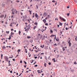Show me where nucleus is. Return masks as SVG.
I'll use <instances>...</instances> for the list:
<instances>
[{"label":"nucleus","instance_id":"1","mask_svg":"<svg viewBox=\"0 0 77 77\" xmlns=\"http://www.w3.org/2000/svg\"><path fill=\"white\" fill-rule=\"evenodd\" d=\"M4 58L6 61L7 62L8 61V59H9V58H8V57L7 56H6Z\"/></svg>","mask_w":77,"mask_h":77},{"label":"nucleus","instance_id":"2","mask_svg":"<svg viewBox=\"0 0 77 77\" xmlns=\"http://www.w3.org/2000/svg\"><path fill=\"white\" fill-rule=\"evenodd\" d=\"M59 18H60V19H61V20H63V21H66V20H65V19L62 17H60Z\"/></svg>","mask_w":77,"mask_h":77},{"label":"nucleus","instance_id":"3","mask_svg":"<svg viewBox=\"0 0 77 77\" xmlns=\"http://www.w3.org/2000/svg\"><path fill=\"white\" fill-rule=\"evenodd\" d=\"M35 17L36 18H38V14H37V13L35 14Z\"/></svg>","mask_w":77,"mask_h":77},{"label":"nucleus","instance_id":"4","mask_svg":"<svg viewBox=\"0 0 77 77\" xmlns=\"http://www.w3.org/2000/svg\"><path fill=\"white\" fill-rule=\"evenodd\" d=\"M43 15H44V16H47V13L45 12L43 14Z\"/></svg>","mask_w":77,"mask_h":77},{"label":"nucleus","instance_id":"5","mask_svg":"<svg viewBox=\"0 0 77 77\" xmlns=\"http://www.w3.org/2000/svg\"><path fill=\"white\" fill-rule=\"evenodd\" d=\"M3 18L4 17V15L3 14H1V16H0V18Z\"/></svg>","mask_w":77,"mask_h":77},{"label":"nucleus","instance_id":"6","mask_svg":"<svg viewBox=\"0 0 77 77\" xmlns=\"http://www.w3.org/2000/svg\"><path fill=\"white\" fill-rule=\"evenodd\" d=\"M40 47H41V48H44V45H43L40 46Z\"/></svg>","mask_w":77,"mask_h":77},{"label":"nucleus","instance_id":"7","mask_svg":"<svg viewBox=\"0 0 77 77\" xmlns=\"http://www.w3.org/2000/svg\"><path fill=\"white\" fill-rule=\"evenodd\" d=\"M37 72H38L39 74H40V73H41V70H37Z\"/></svg>","mask_w":77,"mask_h":77},{"label":"nucleus","instance_id":"8","mask_svg":"<svg viewBox=\"0 0 77 77\" xmlns=\"http://www.w3.org/2000/svg\"><path fill=\"white\" fill-rule=\"evenodd\" d=\"M43 21L44 23H46V20H45V19H44L43 20Z\"/></svg>","mask_w":77,"mask_h":77},{"label":"nucleus","instance_id":"9","mask_svg":"<svg viewBox=\"0 0 77 77\" xmlns=\"http://www.w3.org/2000/svg\"><path fill=\"white\" fill-rule=\"evenodd\" d=\"M29 12L30 15H31L32 14V11L29 10Z\"/></svg>","mask_w":77,"mask_h":77},{"label":"nucleus","instance_id":"10","mask_svg":"<svg viewBox=\"0 0 77 77\" xmlns=\"http://www.w3.org/2000/svg\"><path fill=\"white\" fill-rule=\"evenodd\" d=\"M8 39L10 40V39H11V35H10L9 38H8Z\"/></svg>","mask_w":77,"mask_h":77},{"label":"nucleus","instance_id":"11","mask_svg":"<svg viewBox=\"0 0 77 77\" xmlns=\"http://www.w3.org/2000/svg\"><path fill=\"white\" fill-rule=\"evenodd\" d=\"M2 48L3 49H6V47H5L4 46H3L2 47Z\"/></svg>","mask_w":77,"mask_h":77},{"label":"nucleus","instance_id":"12","mask_svg":"<svg viewBox=\"0 0 77 77\" xmlns=\"http://www.w3.org/2000/svg\"><path fill=\"white\" fill-rule=\"evenodd\" d=\"M71 72H73L74 71V69H72L71 70Z\"/></svg>","mask_w":77,"mask_h":77},{"label":"nucleus","instance_id":"13","mask_svg":"<svg viewBox=\"0 0 77 77\" xmlns=\"http://www.w3.org/2000/svg\"><path fill=\"white\" fill-rule=\"evenodd\" d=\"M47 65V64H46L45 63L44 64V66H45V67H46Z\"/></svg>","mask_w":77,"mask_h":77},{"label":"nucleus","instance_id":"14","mask_svg":"<svg viewBox=\"0 0 77 77\" xmlns=\"http://www.w3.org/2000/svg\"><path fill=\"white\" fill-rule=\"evenodd\" d=\"M27 38L28 39H30V38H31V37L30 36H27Z\"/></svg>","mask_w":77,"mask_h":77},{"label":"nucleus","instance_id":"15","mask_svg":"<svg viewBox=\"0 0 77 77\" xmlns=\"http://www.w3.org/2000/svg\"><path fill=\"white\" fill-rule=\"evenodd\" d=\"M3 54H1V58H2V59H3Z\"/></svg>","mask_w":77,"mask_h":77},{"label":"nucleus","instance_id":"16","mask_svg":"<svg viewBox=\"0 0 77 77\" xmlns=\"http://www.w3.org/2000/svg\"><path fill=\"white\" fill-rule=\"evenodd\" d=\"M36 26H34L33 27L34 30H35V29H36Z\"/></svg>","mask_w":77,"mask_h":77},{"label":"nucleus","instance_id":"17","mask_svg":"<svg viewBox=\"0 0 77 77\" xmlns=\"http://www.w3.org/2000/svg\"><path fill=\"white\" fill-rule=\"evenodd\" d=\"M20 51H21V50L19 49L17 50V52H20Z\"/></svg>","mask_w":77,"mask_h":77},{"label":"nucleus","instance_id":"18","mask_svg":"<svg viewBox=\"0 0 77 77\" xmlns=\"http://www.w3.org/2000/svg\"><path fill=\"white\" fill-rule=\"evenodd\" d=\"M59 25L60 26H62V23H61L60 22L59 23Z\"/></svg>","mask_w":77,"mask_h":77},{"label":"nucleus","instance_id":"19","mask_svg":"<svg viewBox=\"0 0 77 77\" xmlns=\"http://www.w3.org/2000/svg\"><path fill=\"white\" fill-rule=\"evenodd\" d=\"M69 47H71V43H69Z\"/></svg>","mask_w":77,"mask_h":77},{"label":"nucleus","instance_id":"20","mask_svg":"<svg viewBox=\"0 0 77 77\" xmlns=\"http://www.w3.org/2000/svg\"><path fill=\"white\" fill-rule=\"evenodd\" d=\"M55 74H56V73H55V72H54L53 73L52 75H55Z\"/></svg>","mask_w":77,"mask_h":77},{"label":"nucleus","instance_id":"21","mask_svg":"<svg viewBox=\"0 0 77 77\" xmlns=\"http://www.w3.org/2000/svg\"><path fill=\"white\" fill-rule=\"evenodd\" d=\"M52 36H54V35H53V34H52L50 36V37H52Z\"/></svg>","mask_w":77,"mask_h":77},{"label":"nucleus","instance_id":"22","mask_svg":"<svg viewBox=\"0 0 77 77\" xmlns=\"http://www.w3.org/2000/svg\"><path fill=\"white\" fill-rule=\"evenodd\" d=\"M35 25H38V23L37 22L35 23H34Z\"/></svg>","mask_w":77,"mask_h":77},{"label":"nucleus","instance_id":"23","mask_svg":"<svg viewBox=\"0 0 77 77\" xmlns=\"http://www.w3.org/2000/svg\"><path fill=\"white\" fill-rule=\"evenodd\" d=\"M30 29V27H28V28H27V29L28 30H29V29Z\"/></svg>","mask_w":77,"mask_h":77},{"label":"nucleus","instance_id":"24","mask_svg":"<svg viewBox=\"0 0 77 77\" xmlns=\"http://www.w3.org/2000/svg\"><path fill=\"white\" fill-rule=\"evenodd\" d=\"M12 32H11V37H13V35H12Z\"/></svg>","mask_w":77,"mask_h":77},{"label":"nucleus","instance_id":"25","mask_svg":"<svg viewBox=\"0 0 77 77\" xmlns=\"http://www.w3.org/2000/svg\"><path fill=\"white\" fill-rule=\"evenodd\" d=\"M24 62L26 65H27V63H26V62L25 61H24Z\"/></svg>","mask_w":77,"mask_h":77},{"label":"nucleus","instance_id":"26","mask_svg":"<svg viewBox=\"0 0 77 77\" xmlns=\"http://www.w3.org/2000/svg\"><path fill=\"white\" fill-rule=\"evenodd\" d=\"M50 32H51V33H53V31L51 29H50Z\"/></svg>","mask_w":77,"mask_h":77},{"label":"nucleus","instance_id":"27","mask_svg":"<svg viewBox=\"0 0 77 77\" xmlns=\"http://www.w3.org/2000/svg\"><path fill=\"white\" fill-rule=\"evenodd\" d=\"M74 64L75 65H77V63H76V61H75V62H74Z\"/></svg>","mask_w":77,"mask_h":77},{"label":"nucleus","instance_id":"28","mask_svg":"<svg viewBox=\"0 0 77 77\" xmlns=\"http://www.w3.org/2000/svg\"><path fill=\"white\" fill-rule=\"evenodd\" d=\"M14 9L13 8L12 10H11V11L12 12H14Z\"/></svg>","mask_w":77,"mask_h":77},{"label":"nucleus","instance_id":"29","mask_svg":"<svg viewBox=\"0 0 77 77\" xmlns=\"http://www.w3.org/2000/svg\"><path fill=\"white\" fill-rule=\"evenodd\" d=\"M48 19H49V18H50V15H48Z\"/></svg>","mask_w":77,"mask_h":77},{"label":"nucleus","instance_id":"30","mask_svg":"<svg viewBox=\"0 0 77 77\" xmlns=\"http://www.w3.org/2000/svg\"><path fill=\"white\" fill-rule=\"evenodd\" d=\"M6 17V14L4 17V19H5Z\"/></svg>","mask_w":77,"mask_h":77},{"label":"nucleus","instance_id":"31","mask_svg":"<svg viewBox=\"0 0 77 77\" xmlns=\"http://www.w3.org/2000/svg\"><path fill=\"white\" fill-rule=\"evenodd\" d=\"M71 40H69L68 42V43L69 44L70 43H71Z\"/></svg>","mask_w":77,"mask_h":77},{"label":"nucleus","instance_id":"32","mask_svg":"<svg viewBox=\"0 0 77 77\" xmlns=\"http://www.w3.org/2000/svg\"><path fill=\"white\" fill-rule=\"evenodd\" d=\"M6 33H8L9 34V31H6Z\"/></svg>","mask_w":77,"mask_h":77},{"label":"nucleus","instance_id":"33","mask_svg":"<svg viewBox=\"0 0 77 77\" xmlns=\"http://www.w3.org/2000/svg\"><path fill=\"white\" fill-rule=\"evenodd\" d=\"M19 32V35H20V33H21V31H20Z\"/></svg>","mask_w":77,"mask_h":77},{"label":"nucleus","instance_id":"34","mask_svg":"<svg viewBox=\"0 0 77 77\" xmlns=\"http://www.w3.org/2000/svg\"><path fill=\"white\" fill-rule=\"evenodd\" d=\"M57 20V21H58V19L57 18H55V20Z\"/></svg>","mask_w":77,"mask_h":77},{"label":"nucleus","instance_id":"35","mask_svg":"<svg viewBox=\"0 0 77 77\" xmlns=\"http://www.w3.org/2000/svg\"><path fill=\"white\" fill-rule=\"evenodd\" d=\"M28 30H29V29H25V31H28Z\"/></svg>","mask_w":77,"mask_h":77},{"label":"nucleus","instance_id":"36","mask_svg":"<svg viewBox=\"0 0 77 77\" xmlns=\"http://www.w3.org/2000/svg\"><path fill=\"white\" fill-rule=\"evenodd\" d=\"M34 66H35V67H37V66H38V65H35Z\"/></svg>","mask_w":77,"mask_h":77},{"label":"nucleus","instance_id":"37","mask_svg":"<svg viewBox=\"0 0 77 77\" xmlns=\"http://www.w3.org/2000/svg\"><path fill=\"white\" fill-rule=\"evenodd\" d=\"M69 13H68L67 14V17H69Z\"/></svg>","mask_w":77,"mask_h":77},{"label":"nucleus","instance_id":"38","mask_svg":"<svg viewBox=\"0 0 77 77\" xmlns=\"http://www.w3.org/2000/svg\"><path fill=\"white\" fill-rule=\"evenodd\" d=\"M67 8H68V9H69V5L67 7Z\"/></svg>","mask_w":77,"mask_h":77},{"label":"nucleus","instance_id":"39","mask_svg":"<svg viewBox=\"0 0 77 77\" xmlns=\"http://www.w3.org/2000/svg\"><path fill=\"white\" fill-rule=\"evenodd\" d=\"M52 2H53L54 3V2H56V1L53 0L52 1Z\"/></svg>","mask_w":77,"mask_h":77},{"label":"nucleus","instance_id":"40","mask_svg":"<svg viewBox=\"0 0 77 77\" xmlns=\"http://www.w3.org/2000/svg\"><path fill=\"white\" fill-rule=\"evenodd\" d=\"M28 27H30V24L28 25Z\"/></svg>","mask_w":77,"mask_h":77},{"label":"nucleus","instance_id":"41","mask_svg":"<svg viewBox=\"0 0 77 77\" xmlns=\"http://www.w3.org/2000/svg\"><path fill=\"white\" fill-rule=\"evenodd\" d=\"M45 26H48V23H45Z\"/></svg>","mask_w":77,"mask_h":77},{"label":"nucleus","instance_id":"42","mask_svg":"<svg viewBox=\"0 0 77 77\" xmlns=\"http://www.w3.org/2000/svg\"><path fill=\"white\" fill-rule=\"evenodd\" d=\"M55 31L56 32H57V29H55Z\"/></svg>","mask_w":77,"mask_h":77},{"label":"nucleus","instance_id":"43","mask_svg":"<svg viewBox=\"0 0 77 77\" xmlns=\"http://www.w3.org/2000/svg\"><path fill=\"white\" fill-rule=\"evenodd\" d=\"M48 65H51V63H49Z\"/></svg>","mask_w":77,"mask_h":77},{"label":"nucleus","instance_id":"44","mask_svg":"<svg viewBox=\"0 0 77 77\" xmlns=\"http://www.w3.org/2000/svg\"><path fill=\"white\" fill-rule=\"evenodd\" d=\"M22 60H21L20 61V63H22Z\"/></svg>","mask_w":77,"mask_h":77},{"label":"nucleus","instance_id":"45","mask_svg":"<svg viewBox=\"0 0 77 77\" xmlns=\"http://www.w3.org/2000/svg\"><path fill=\"white\" fill-rule=\"evenodd\" d=\"M5 40V38H2V41H3V40Z\"/></svg>","mask_w":77,"mask_h":77},{"label":"nucleus","instance_id":"46","mask_svg":"<svg viewBox=\"0 0 77 77\" xmlns=\"http://www.w3.org/2000/svg\"><path fill=\"white\" fill-rule=\"evenodd\" d=\"M9 65H8V66H11V65H12L11 64V63H10L9 64Z\"/></svg>","mask_w":77,"mask_h":77},{"label":"nucleus","instance_id":"47","mask_svg":"<svg viewBox=\"0 0 77 77\" xmlns=\"http://www.w3.org/2000/svg\"><path fill=\"white\" fill-rule=\"evenodd\" d=\"M25 51H27V49H25Z\"/></svg>","mask_w":77,"mask_h":77},{"label":"nucleus","instance_id":"48","mask_svg":"<svg viewBox=\"0 0 77 77\" xmlns=\"http://www.w3.org/2000/svg\"><path fill=\"white\" fill-rule=\"evenodd\" d=\"M17 2H18V3H19V2H20V1H18V0H17L16 1Z\"/></svg>","mask_w":77,"mask_h":77},{"label":"nucleus","instance_id":"49","mask_svg":"<svg viewBox=\"0 0 77 77\" xmlns=\"http://www.w3.org/2000/svg\"><path fill=\"white\" fill-rule=\"evenodd\" d=\"M26 66H27V65H24V66L25 67V68H26Z\"/></svg>","mask_w":77,"mask_h":77},{"label":"nucleus","instance_id":"50","mask_svg":"<svg viewBox=\"0 0 77 77\" xmlns=\"http://www.w3.org/2000/svg\"><path fill=\"white\" fill-rule=\"evenodd\" d=\"M18 54H17L16 55V57H18Z\"/></svg>","mask_w":77,"mask_h":77},{"label":"nucleus","instance_id":"51","mask_svg":"<svg viewBox=\"0 0 77 77\" xmlns=\"http://www.w3.org/2000/svg\"><path fill=\"white\" fill-rule=\"evenodd\" d=\"M11 31H13L14 30V29H11Z\"/></svg>","mask_w":77,"mask_h":77},{"label":"nucleus","instance_id":"52","mask_svg":"<svg viewBox=\"0 0 77 77\" xmlns=\"http://www.w3.org/2000/svg\"><path fill=\"white\" fill-rule=\"evenodd\" d=\"M35 59H37V57H34Z\"/></svg>","mask_w":77,"mask_h":77},{"label":"nucleus","instance_id":"53","mask_svg":"<svg viewBox=\"0 0 77 77\" xmlns=\"http://www.w3.org/2000/svg\"><path fill=\"white\" fill-rule=\"evenodd\" d=\"M12 14H15V13H14V12H12L11 13Z\"/></svg>","mask_w":77,"mask_h":77},{"label":"nucleus","instance_id":"54","mask_svg":"<svg viewBox=\"0 0 77 77\" xmlns=\"http://www.w3.org/2000/svg\"><path fill=\"white\" fill-rule=\"evenodd\" d=\"M56 41L57 42L59 41V40H58V39H57V38L56 39Z\"/></svg>","mask_w":77,"mask_h":77},{"label":"nucleus","instance_id":"55","mask_svg":"<svg viewBox=\"0 0 77 77\" xmlns=\"http://www.w3.org/2000/svg\"><path fill=\"white\" fill-rule=\"evenodd\" d=\"M10 73H12V70L10 71Z\"/></svg>","mask_w":77,"mask_h":77},{"label":"nucleus","instance_id":"56","mask_svg":"<svg viewBox=\"0 0 77 77\" xmlns=\"http://www.w3.org/2000/svg\"><path fill=\"white\" fill-rule=\"evenodd\" d=\"M13 17H14V16L12 15V16H11V18H13Z\"/></svg>","mask_w":77,"mask_h":77},{"label":"nucleus","instance_id":"57","mask_svg":"<svg viewBox=\"0 0 77 77\" xmlns=\"http://www.w3.org/2000/svg\"><path fill=\"white\" fill-rule=\"evenodd\" d=\"M12 60H13V61H14V62H15V59H13Z\"/></svg>","mask_w":77,"mask_h":77},{"label":"nucleus","instance_id":"58","mask_svg":"<svg viewBox=\"0 0 77 77\" xmlns=\"http://www.w3.org/2000/svg\"><path fill=\"white\" fill-rule=\"evenodd\" d=\"M21 13V14L22 15H23V13H21V12H20Z\"/></svg>","mask_w":77,"mask_h":77},{"label":"nucleus","instance_id":"59","mask_svg":"<svg viewBox=\"0 0 77 77\" xmlns=\"http://www.w3.org/2000/svg\"><path fill=\"white\" fill-rule=\"evenodd\" d=\"M21 74H22V73H21L20 75H19V76H20L21 75Z\"/></svg>","mask_w":77,"mask_h":77},{"label":"nucleus","instance_id":"60","mask_svg":"<svg viewBox=\"0 0 77 77\" xmlns=\"http://www.w3.org/2000/svg\"><path fill=\"white\" fill-rule=\"evenodd\" d=\"M44 53H41V55H42V54H44Z\"/></svg>","mask_w":77,"mask_h":77},{"label":"nucleus","instance_id":"61","mask_svg":"<svg viewBox=\"0 0 77 77\" xmlns=\"http://www.w3.org/2000/svg\"><path fill=\"white\" fill-rule=\"evenodd\" d=\"M66 30H68V29H67V28H66Z\"/></svg>","mask_w":77,"mask_h":77},{"label":"nucleus","instance_id":"62","mask_svg":"<svg viewBox=\"0 0 77 77\" xmlns=\"http://www.w3.org/2000/svg\"><path fill=\"white\" fill-rule=\"evenodd\" d=\"M54 45H57V44H56V43H55V44H54Z\"/></svg>","mask_w":77,"mask_h":77},{"label":"nucleus","instance_id":"63","mask_svg":"<svg viewBox=\"0 0 77 77\" xmlns=\"http://www.w3.org/2000/svg\"><path fill=\"white\" fill-rule=\"evenodd\" d=\"M63 51H65V49H63Z\"/></svg>","mask_w":77,"mask_h":77},{"label":"nucleus","instance_id":"64","mask_svg":"<svg viewBox=\"0 0 77 77\" xmlns=\"http://www.w3.org/2000/svg\"><path fill=\"white\" fill-rule=\"evenodd\" d=\"M8 47L9 48H11V46H8Z\"/></svg>","mask_w":77,"mask_h":77}]
</instances>
